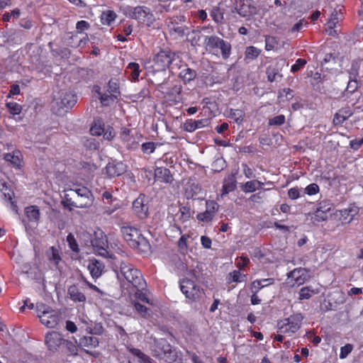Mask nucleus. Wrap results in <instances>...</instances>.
<instances>
[{"label": "nucleus", "mask_w": 363, "mask_h": 363, "mask_svg": "<svg viewBox=\"0 0 363 363\" xmlns=\"http://www.w3.org/2000/svg\"><path fill=\"white\" fill-rule=\"evenodd\" d=\"M121 232L131 248L144 254L150 251L151 247L148 240L142 235L139 229L130 225H124L121 227Z\"/></svg>", "instance_id": "nucleus-1"}, {"label": "nucleus", "mask_w": 363, "mask_h": 363, "mask_svg": "<svg viewBox=\"0 0 363 363\" xmlns=\"http://www.w3.org/2000/svg\"><path fill=\"white\" fill-rule=\"evenodd\" d=\"M150 345L151 354L160 360H164L167 363L175 362L178 358V352L173 346L164 338L152 339Z\"/></svg>", "instance_id": "nucleus-2"}, {"label": "nucleus", "mask_w": 363, "mask_h": 363, "mask_svg": "<svg viewBox=\"0 0 363 363\" xmlns=\"http://www.w3.org/2000/svg\"><path fill=\"white\" fill-rule=\"evenodd\" d=\"M203 46L208 53L221 56L224 60H228L231 55V44L215 35L204 36Z\"/></svg>", "instance_id": "nucleus-3"}, {"label": "nucleus", "mask_w": 363, "mask_h": 363, "mask_svg": "<svg viewBox=\"0 0 363 363\" xmlns=\"http://www.w3.org/2000/svg\"><path fill=\"white\" fill-rule=\"evenodd\" d=\"M117 277L121 281L126 280L135 289H145L146 286V282L140 272L128 262H121L120 271L117 272Z\"/></svg>", "instance_id": "nucleus-4"}, {"label": "nucleus", "mask_w": 363, "mask_h": 363, "mask_svg": "<svg viewBox=\"0 0 363 363\" xmlns=\"http://www.w3.org/2000/svg\"><path fill=\"white\" fill-rule=\"evenodd\" d=\"M125 13L130 18L138 21L145 23L148 27L152 26L155 21V18L150 9L146 6H138L135 7L128 6L125 9Z\"/></svg>", "instance_id": "nucleus-5"}, {"label": "nucleus", "mask_w": 363, "mask_h": 363, "mask_svg": "<svg viewBox=\"0 0 363 363\" xmlns=\"http://www.w3.org/2000/svg\"><path fill=\"white\" fill-rule=\"evenodd\" d=\"M178 58L177 54L169 49H161L153 57L154 67L157 70L165 71L167 68L173 69L170 67L173 62Z\"/></svg>", "instance_id": "nucleus-6"}, {"label": "nucleus", "mask_w": 363, "mask_h": 363, "mask_svg": "<svg viewBox=\"0 0 363 363\" xmlns=\"http://www.w3.org/2000/svg\"><path fill=\"white\" fill-rule=\"evenodd\" d=\"M180 289L186 298L191 302L199 300L202 295V290L195 283L187 278L179 281Z\"/></svg>", "instance_id": "nucleus-7"}, {"label": "nucleus", "mask_w": 363, "mask_h": 363, "mask_svg": "<svg viewBox=\"0 0 363 363\" xmlns=\"http://www.w3.org/2000/svg\"><path fill=\"white\" fill-rule=\"evenodd\" d=\"M91 247H93L95 252L99 255L104 257L113 258V255L108 250V240L106 235L103 231L99 230L94 232Z\"/></svg>", "instance_id": "nucleus-8"}, {"label": "nucleus", "mask_w": 363, "mask_h": 363, "mask_svg": "<svg viewBox=\"0 0 363 363\" xmlns=\"http://www.w3.org/2000/svg\"><path fill=\"white\" fill-rule=\"evenodd\" d=\"M184 16H175L169 18L167 28L171 35L182 38L187 33L188 27L185 25Z\"/></svg>", "instance_id": "nucleus-9"}, {"label": "nucleus", "mask_w": 363, "mask_h": 363, "mask_svg": "<svg viewBox=\"0 0 363 363\" xmlns=\"http://www.w3.org/2000/svg\"><path fill=\"white\" fill-rule=\"evenodd\" d=\"M234 6L235 11L243 18H250L257 13V7L252 4V0H235Z\"/></svg>", "instance_id": "nucleus-10"}, {"label": "nucleus", "mask_w": 363, "mask_h": 363, "mask_svg": "<svg viewBox=\"0 0 363 363\" xmlns=\"http://www.w3.org/2000/svg\"><path fill=\"white\" fill-rule=\"evenodd\" d=\"M303 319V316L301 313L293 314L284 320L279 328L283 333L291 332L294 333L300 328Z\"/></svg>", "instance_id": "nucleus-11"}, {"label": "nucleus", "mask_w": 363, "mask_h": 363, "mask_svg": "<svg viewBox=\"0 0 363 363\" xmlns=\"http://www.w3.org/2000/svg\"><path fill=\"white\" fill-rule=\"evenodd\" d=\"M65 339L62 335L56 331L48 332L45 337V343L50 351H57L58 347L63 345Z\"/></svg>", "instance_id": "nucleus-12"}, {"label": "nucleus", "mask_w": 363, "mask_h": 363, "mask_svg": "<svg viewBox=\"0 0 363 363\" xmlns=\"http://www.w3.org/2000/svg\"><path fill=\"white\" fill-rule=\"evenodd\" d=\"M146 198L143 194H140L133 203V210L134 213L140 218L144 219L148 215V206L145 203Z\"/></svg>", "instance_id": "nucleus-13"}, {"label": "nucleus", "mask_w": 363, "mask_h": 363, "mask_svg": "<svg viewBox=\"0 0 363 363\" xmlns=\"http://www.w3.org/2000/svg\"><path fill=\"white\" fill-rule=\"evenodd\" d=\"M38 316L42 324L48 328H55L60 321V316L54 310L43 313V314H38Z\"/></svg>", "instance_id": "nucleus-14"}, {"label": "nucleus", "mask_w": 363, "mask_h": 363, "mask_svg": "<svg viewBox=\"0 0 363 363\" xmlns=\"http://www.w3.org/2000/svg\"><path fill=\"white\" fill-rule=\"evenodd\" d=\"M210 120L208 118H203L201 120L187 119L183 124V129L189 133H192L197 129L208 126Z\"/></svg>", "instance_id": "nucleus-15"}, {"label": "nucleus", "mask_w": 363, "mask_h": 363, "mask_svg": "<svg viewBox=\"0 0 363 363\" xmlns=\"http://www.w3.org/2000/svg\"><path fill=\"white\" fill-rule=\"evenodd\" d=\"M289 278H291L294 280L295 284L300 286L305 283L308 279V270L305 268H296L291 271L287 274Z\"/></svg>", "instance_id": "nucleus-16"}, {"label": "nucleus", "mask_w": 363, "mask_h": 363, "mask_svg": "<svg viewBox=\"0 0 363 363\" xmlns=\"http://www.w3.org/2000/svg\"><path fill=\"white\" fill-rule=\"evenodd\" d=\"M357 213L358 209L357 207H349L347 208L338 211L337 216L342 223H350Z\"/></svg>", "instance_id": "nucleus-17"}, {"label": "nucleus", "mask_w": 363, "mask_h": 363, "mask_svg": "<svg viewBox=\"0 0 363 363\" xmlns=\"http://www.w3.org/2000/svg\"><path fill=\"white\" fill-rule=\"evenodd\" d=\"M352 114L353 111L349 106L340 108L334 116L333 124L335 125H342Z\"/></svg>", "instance_id": "nucleus-18"}, {"label": "nucleus", "mask_w": 363, "mask_h": 363, "mask_svg": "<svg viewBox=\"0 0 363 363\" xmlns=\"http://www.w3.org/2000/svg\"><path fill=\"white\" fill-rule=\"evenodd\" d=\"M88 269L91 277L94 279H97L101 275L104 269V264L101 261L95 258H92L89 259Z\"/></svg>", "instance_id": "nucleus-19"}, {"label": "nucleus", "mask_w": 363, "mask_h": 363, "mask_svg": "<svg viewBox=\"0 0 363 363\" xmlns=\"http://www.w3.org/2000/svg\"><path fill=\"white\" fill-rule=\"evenodd\" d=\"M155 177L157 180L166 184H171L174 179L170 170L162 167L155 169Z\"/></svg>", "instance_id": "nucleus-20"}, {"label": "nucleus", "mask_w": 363, "mask_h": 363, "mask_svg": "<svg viewBox=\"0 0 363 363\" xmlns=\"http://www.w3.org/2000/svg\"><path fill=\"white\" fill-rule=\"evenodd\" d=\"M181 69L179 77L182 79L184 84L189 83L196 79L197 72L195 69L189 68L187 65L180 67Z\"/></svg>", "instance_id": "nucleus-21"}, {"label": "nucleus", "mask_w": 363, "mask_h": 363, "mask_svg": "<svg viewBox=\"0 0 363 363\" xmlns=\"http://www.w3.org/2000/svg\"><path fill=\"white\" fill-rule=\"evenodd\" d=\"M77 97L75 94L69 91L65 92L61 97V107L67 109L72 108L77 103Z\"/></svg>", "instance_id": "nucleus-22"}, {"label": "nucleus", "mask_w": 363, "mask_h": 363, "mask_svg": "<svg viewBox=\"0 0 363 363\" xmlns=\"http://www.w3.org/2000/svg\"><path fill=\"white\" fill-rule=\"evenodd\" d=\"M236 179L234 174H230L224 179L222 195L228 194V193L233 191L236 189Z\"/></svg>", "instance_id": "nucleus-23"}, {"label": "nucleus", "mask_w": 363, "mask_h": 363, "mask_svg": "<svg viewBox=\"0 0 363 363\" xmlns=\"http://www.w3.org/2000/svg\"><path fill=\"white\" fill-rule=\"evenodd\" d=\"M69 298L74 301L84 302L86 296L76 285H72L68 288Z\"/></svg>", "instance_id": "nucleus-24"}, {"label": "nucleus", "mask_w": 363, "mask_h": 363, "mask_svg": "<svg viewBox=\"0 0 363 363\" xmlns=\"http://www.w3.org/2000/svg\"><path fill=\"white\" fill-rule=\"evenodd\" d=\"M76 202H74L75 208H86L90 206L93 203V195L91 191L89 192V195H84L82 197L75 195L74 196Z\"/></svg>", "instance_id": "nucleus-25"}, {"label": "nucleus", "mask_w": 363, "mask_h": 363, "mask_svg": "<svg viewBox=\"0 0 363 363\" xmlns=\"http://www.w3.org/2000/svg\"><path fill=\"white\" fill-rule=\"evenodd\" d=\"M208 28L203 27L201 30H192L191 31H189V29L188 28L187 33L186 34L187 35V40L191 43V45H197L203 36L201 30H206Z\"/></svg>", "instance_id": "nucleus-26"}, {"label": "nucleus", "mask_w": 363, "mask_h": 363, "mask_svg": "<svg viewBox=\"0 0 363 363\" xmlns=\"http://www.w3.org/2000/svg\"><path fill=\"white\" fill-rule=\"evenodd\" d=\"M127 349L133 355L138 358L139 363H154V361L140 350L134 348L131 346H128Z\"/></svg>", "instance_id": "nucleus-27"}, {"label": "nucleus", "mask_w": 363, "mask_h": 363, "mask_svg": "<svg viewBox=\"0 0 363 363\" xmlns=\"http://www.w3.org/2000/svg\"><path fill=\"white\" fill-rule=\"evenodd\" d=\"M99 339L94 336H84L79 340L78 346L82 347L95 348L99 346Z\"/></svg>", "instance_id": "nucleus-28"}, {"label": "nucleus", "mask_w": 363, "mask_h": 363, "mask_svg": "<svg viewBox=\"0 0 363 363\" xmlns=\"http://www.w3.org/2000/svg\"><path fill=\"white\" fill-rule=\"evenodd\" d=\"M25 214L28 221L38 222L40 219V210L36 206H30L25 208Z\"/></svg>", "instance_id": "nucleus-29"}, {"label": "nucleus", "mask_w": 363, "mask_h": 363, "mask_svg": "<svg viewBox=\"0 0 363 363\" xmlns=\"http://www.w3.org/2000/svg\"><path fill=\"white\" fill-rule=\"evenodd\" d=\"M74 192L69 189L65 192L64 198L62 201V205L69 210L72 209V207L75 208L74 202H76L75 197L74 196Z\"/></svg>", "instance_id": "nucleus-30"}, {"label": "nucleus", "mask_w": 363, "mask_h": 363, "mask_svg": "<svg viewBox=\"0 0 363 363\" xmlns=\"http://www.w3.org/2000/svg\"><path fill=\"white\" fill-rule=\"evenodd\" d=\"M247 276L245 274H242L240 272V270H233L232 272L229 273L227 277L228 283L231 282H242L246 280Z\"/></svg>", "instance_id": "nucleus-31"}, {"label": "nucleus", "mask_w": 363, "mask_h": 363, "mask_svg": "<svg viewBox=\"0 0 363 363\" xmlns=\"http://www.w3.org/2000/svg\"><path fill=\"white\" fill-rule=\"evenodd\" d=\"M264 184L257 180L247 182L242 187L245 192H253L256 189H261Z\"/></svg>", "instance_id": "nucleus-32"}, {"label": "nucleus", "mask_w": 363, "mask_h": 363, "mask_svg": "<svg viewBox=\"0 0 363 363\" xmlns=\"http://www.w3.org/2000/svg\"><path fill=\"white\" fill-rule=\"evenodd\" d=\"M140 66L136 62H130L128 64L126 72L130 74L132 79L134 81H136L138 79L139 75H140Z\"/></svg>", "instance_id": "nucleus-33"}, {"label": "nucleus", "mask_w": 363, "mask_h": 363, "mask_svg": "<svg viewBox=\"0 0 363 363\" xmlns=\"http://www.w3.org/2000/svg\"><path fill=\"white\" fill-rule=\"evenodd\" d=\"M318 290L312 289L311 286L303 287L299 291V300L309 299L313 294H317Z\"/></svg>", "instance_id": "nucleus-34"}, {"label": "nucleus", "mask_w": 363, "mask_h": 363, "mask_svg": "<svg viewBox=\"0 0 363 363\" xmlns=\"http://www.w3.org/2000/svg\"><path fill=\"white\" fill-rule=\"evenodd\" d=\"M106 173L109 177H115L122 174V170L119 169V164L108 163L106 167Z\"/></svg>", "instance_id": "nucleus-35"}, {"label": "nucleus", "mask_w": 363, "mask_h": 363, "mask_svg": "<svg viewBox=\"0 0 363 363\" xmlns=\"http://www.w3.org/2000/svg\"><path fill=\"white\" fill-rule=\"evenodd\" d=\"M266 74L267 79L270 82H273L277 79V77H282V74L279 73V69L274 66H269L267 68Z\"/></svg>", "instance_id": "nucleus-36"}, {"label": "nucleus", "mask_w": 363, "mask_h": 363, "mask_svg": "<svg viewBox=\"0 0 363 363\" xmlns=\"http://www.w3.org/2000/svg\"><path fill=\"white\" fill-rule=\"evenodd\" d=\"M116 17V14L113 11H107L102 13L101 21L104 25H110Z\"/></svg>", "instance_id": "nucleus-37"}, {"label": "nucleus", "mask_w": 363, "mask_h": 363, "mask_svg": "<svg viewBox=\"0 0 363 363\" xmlns=\"http://www.w3.org/2000/svg\"><path fill=\"white\" fill-rule=\"evenodd\" d=\"M245 114L240 109H230L229 118L233 119L236 123L240 124L243 121Z\"/></svg>", "instance_id": "nucleus-38"}, {"label": "nucleus", "mask_w": 363, "mask_h": 363, "mask_svg": "<svg viewBox=\"0 0 363 363\" xmlns=\"http://www.w3.org/2000/svg\"><path fill=\"white\" fill-rule=\"evenodd\" d=\"M260 53L261 50L259 49L254 46H249L246 48L245 52V58L249 60H255L259 55Z\"/></svg>", "instance_id": "nucleus-39"}, {"label": "nucleus", "mask_w": 363, "mask_h": 363, "mask_svg": "<svg viewBox=\"0 0 363 363\" xmlns=\"http://www.w3.org/2000/svg\"><path fill=\"white\" fill-rule=\"evenodd\" d=\"M108 91L111 94H120L119 83L116 79H111L108 83Z\"/></svg>", "instance_id": "nucleus-40"}, {"label": "nucleus", "mask_w": 363, "mask_h": 363, "mask_svg": "<svg viewBox=\"0 0 363 363\" xmlns=\"http://www.w3.org/2000/svg\"><path fill=\"white\" fill-rule=\"evenodd\" d=\"M79 239L86 246H91L93 243V235L87 231L83 230L79 233Z\"/></svg>", "instance_id": "nucleus-41"}, {"label": "nucleus", "mask_w": 363, "mask_h": 363, "mask_svg": "<svg viewBox=\"0 0 363 363\" xmlns=\"http://www.w3.org/2000/svg\"><path fill=\"white\" fill-rule=\"evenodd\" d=\"M47 254L49 259L52 261L56 265L61 259L59 252L55 247H51L48 251Z\"/></svg>", "instance_id": "nucleus-42"}, {"label": "nucleus", "mask_w": 363, "mask_h": 363, "mask_svg": "<svg viewBox=\"0 0 363 363\" xmlns=\"http://www.w3.org/2000/svg\"><path fill=\"white\" fill-rule=\"evenodd\" d=\"M66 349V352L69 355L75 356L77 354L78 349L77 347L71 341L65 340H64L63 345Z\"/></svg>", "instance_id": "nucleus-43"}, {"label": "nucleus", "mask_w": 363, "mask_h": 363, "mask_svg": "<svg viewBox=\"0 0 363 363\" xmlns=\"http://www.w3.org/2000/svg\"><path fill=\"white\" fill-rule=\"evenodd\" d=\"M67 242H68V245L69 248L76 253L79 252V248L78 243L72 233H69L67 236Z\"/></svg>", "instance_id": "nucleus-44"}, {"label": "nucleus", "mask_w": 363, "mask_h": 363, "mask_svg": "<svg viewBox=\"0 0 363 363\" xmlns=\"http://www.w3.org/2000/svg\"><path fill=\"white\" fill-rule=\"evenodd\" d=\"M278 45V40L276 37L267 35L265 37V49L267 50H273Z\"/></svg>", "instance_id": "nucleus-45"}, {"label": "nucleus", "mask_w": 363, "mask_h": 363, "mask_svg": "<svg viewBox=\"0 0 363 363\" xmlns=\"http://www.w3.org/2000/svg\"><path fill=\"white\" fill-rule=\"evenodd\" d=\"M118 96L115 94L108 95L106 94H102L99 97V100L102 105L108 106L111 102L114 101L117 99Z\"/></svg>", "instance_id": "nucleus-46"}, {"label": "nucleus", "mask_w": 363, "mask_h": 363, "mask_svg": "<svg viewBox=\"0 0 363 363\" xmlns=\"http://www.w3.org/2000/svg\"><path fill=\"white\" fill-rule=\"evenodd\" d=\"M86 330L89 334L100 335L104 329L101 323H95L93 327H87Z\"/></svg>", "instance_id": "nucleus-47"}, {"label": "nucleus", "mask_w": 363, "mask_h": 363, "mask_svg": "<svg viewBox=\"0 0 363 363\" xmlns=\"http://www.w3.org/2000/svg\"><path fill=\"white\" fill-rule=\"evenodd\" d=\"M2 185H3V188L1 189V191L3 192L4 198L6 200L9 201L11 203V205L13 206L16 207V206L14 205V202L12 201L13 196H14L13 191L11 189H8V187L6 186L5 183H4Z\"/></svg>", "instance_id": "nucleus-48"}, {"label": "nucleus", "mask_w": 363, "mask_h": 363, "mask_svg": "<svg viewBox=\"0 0 363 363\" xmlns=\"http://www.w3.org/2000/svg\"><path fill=\"white\" fill-rule=\"evenodd\" d=\"M6 106L9 112L13 115L19 114L22 110L21 106L16 102L7 103Z\"/></svg>", "instance_id": "nucleus-49"}, {"label": "nucleus", "mask_w": 363, "mask_h": 363, "mask_svg": "<svg viewBox=\"0 0 363 363\" xmlns=\"http://www.w3.org/2000/svg\"><path fill=\"white\" fill-rule=\"evenodd\" d=\"M156 148V144L154 142L144 143L141 145L142 151L145 154L152 153Z\"/></svg>", "instance_id": "nucleus-50"}, {"label": "nucleus", "mask_w": 363, "mask_h": 363, "mask_svg": "<svg viewBox=\"0 0 363 363\" xmlns=\"http://www.w3.org/2000/svg\"><path fill=\"white\" fill-rule=\"evenodd\" d=\"M134 307L135 309L142 317L147 318V316L150 315L149 309L146 306L139 303H135Z\"/></svg>", "instance_id": "nucleus-51"}, {"label": "nucleus", "mask_w": 363, "mask_h": 363, "mask_svg": "<svg viewBox=\"0 0 363 363\" xmlns=\"http://www.w3.org/2000/svg\"><path fill=\"white\" fill-rule=\"evenodd\" d=\"M285 116L284 115L277 116L269 121V125H281L285 123Z\"/></svg>", "instance_id": "nucleus-52"}, {"label": "nucleus", "mask_w": 363, "mask_h": 363, "mask_svg": "<svg viewBox=\"0 0 363 363\" xmlns=\"http://www.w3.org/2000/svg\"><path fill=\"white\" fill-rule=\"evenodd\" d=\"M84 145L89 150H96L99 148V143L95 139L89 138L84 140Z\"/></svg>", "instance_id": "nucleus-53"}, {"label": "nucleus", "mask_w": 363, "mask_h": 363, "mask_svg": "<svg viewBox=\"0 0 363 363\" xmlns=\"http://www.w3.org/2000/svg\"><path fill=\"white\" fill-rule=\"evenodd\" d=\"M225 160L223 158H218L212 164L213 171L219 172L224 169Z\"/></svg>", "instance_id": "nucleus-54"}, {"label": "nucleus", "mask_w": 363, "mask_h": 363, "mask_svg": "<svg viewBox=\"0 0 363 363\" xmlns=\"http://www.w3.org/2000/svg\"><path fill=\"white\" fill-rule=\"evenodd\" d=\"M213 214L206 210L205 212L199 213L196 217L200 221L209 222L213 219Z\"/></svg>", "instance_id": "nucleus-55"}, {"label": "nucleus", "mask_w": 363, "mask_h": 363, "mask_svg": "<svg viewBox=\"0 0 363 363\" xmlns=\"http://www.w3.org/2000/svg\"><path fill=\"white\" fill-rule=\"evenodd\" d=\"M319 189H320L318 185L317 184L313 183L307 186L305 188L304 191L306 194L311 196L316 194L319 191Z\"/></svg>", "instance_id": "nucleus-56"}, {"label": "nucleus", "mask_w": 363, "mask_h": 363, "mask_svg": "<svg viewBox=\"0 0 363 363\" xmlns=\"http://www.w3.org/2000/svg\"><path fill=\"white\" fill-rule=\"evenodd\" d=\"M71 191L74 192V196L75 195L79 196V197H82L84 195H89V192L91 191L88 188L85 186H81L76 189H70Z\"/></svg>", "instance_id": "nucleus-57"}, {"label": "nucleus", "mask_w": 363, "mask_h": 363, "mask_svg": "<svg viewBox=\"0 0 363 363\" xmlns=\"http://www.w3.org/2000/svg\"><path fill=\"white\" fill-rule=\"evenodd\" d=\"M206 210L211 212L212 214H215V213L218 209V204L215 201L208 200L206 202Z\"/></svg>", "instance_id": "nucleus-58"}, {"label": "nucleus", "mask_w": 363, "mask_h": 363, "mask_svg": "<svg viewBox=\"0 0 363 363\" xmlns=\"http://www.w3.org/2000/svg\"><path fill=\"white\" fill-rule=\"evenodd\" d=\"M358 88V83L355 78L350 79L347 84L346 91L349 94H353Z\"/></svg>", "instance_id": "nucleus-59"}, {"label": "nucleus", "mask_w": 363, "mask_h": 363, "mask_svg": "<svg viewBox=\"0 0 363 363\" xmlns=\"http://www.w3.org/2000/svg\"><path fill=\"white\" fill-rule=\"evenodd\" d=\"M181 213L180 219L183 221L188 220L191 217V209L188 206H183L179 209Z\"/></svg>", "instance_id": "nucleus-60"}, {"label": "nucleus", "mask_w": 363, "mask_h": 363, "mask_svg": "<svg viewBox=\"0 0 363 363\" xmlns=\"http://www.w3.org/2000/svg\"><path fill=\"white\" fill-rule=\"evenodd\" d=\"M265 285L262 284V281L255 280L250 285V289L252 294H257L260 289L264 288Z\"/></svg>", "instance_id": "nucleus-61"}, {"label": "nucleus", "mask_w": 363, "mask_h": 363, "mask_svg": "<svg viewBox=\"0 0 363 363\" xmlns=\"http://www.w3.org/2000/svg\"><path fill=\"white\" fill-rule=\"evenodd\" d=\"M306 60L304 59L298 58L294 65L291 66V71L292 72H298L301 67L306 64Z\"/></svg>", "instance_id": "nucleus-62"}, {"label": "nucleus", "mask_w": 363, "mask_h": 363, "mask_svg": "<svg viewBox=\"0 0 363 363\" xmlns=\"http://www.w3.org/2000/svg\"><path fill=\"white\" fill-rule=\"evenodd\" d=\"M314 218L315 220L320 222V221H324L327 220V212L323 211V210L317 208L316 211L314 213Z\"/></svg>", "instance_id": "nucleus-63"}, {"label": "nucleus", "mask_w": 363, "mask_h": 363, "mask_svg": "<svg viewBox=\"0 0 363 363\" xmlns=\"http://www.w3.org/2000/svg\"><path fill=\"white\" fill-rule=\"evenodd\" d=\"M90 27L89 23L86 21H79L76 24V28L78 33H82L83 31L88 30Z\"/></svg>", "instance_id": "nucleus-64"}]
</instances>
